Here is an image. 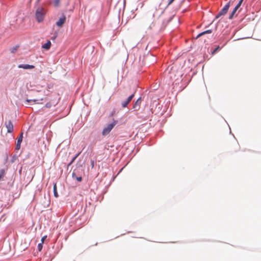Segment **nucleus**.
<instances>
[{"instance_id":"f257e3e1","label":"nucleus","mask_w":261,"mask_h":261,"mask_svg":"<svg viewBox=\"0 0 261 261\" xmlns=\"http://www.w3.org/2000/svg\"><path fill=\"white\" fill-rule=\"evenodd\" d=\"M47 13V9L42 6H38L35 13V16L36 21L38 23H41L43 21L45 15Z\"/></svg>"},{"instance_id":"f03ea898","label":"nucleus","mask_w":261,"mask_h":261,"mask_svg":"<svg viewBox=\"0 0 261 261\" xmlns=\"http://www.w3.org/2000/svg\"><path fill=\"white\" fill-rule=\"evenodd\" d=\"M230 2H229L222 9V10L218 13V14L216 16V18H218L219 17L222 15H225L230 7Z\"/></svg>"},{"instance_id":"7ed1b4c3","label":"nucleus","mask_w":261,"mask_h":261,"mask_svg":"<svg viewBox=\"0 0 261 261\" xmlns=\"http://www.w3.org/2000/svg\"><path fill=\"white\" fill-rule=\"evenodd\" d=\"M115 125V124L114 123L108 124V126L103 129L102 132V135L106 136L109 134Z\"/></svg>"},{"instance_id":"20e7f679","label":"nucleus","mask_w":261,"mask_h":261,"mask_svg":"<svg viewBox=\"0 0 261 261\" xmlns=\"http://www.w3.org/2000/svg\"><path fill=\"white\" fill-rule=\"evenodd\" d=\"M6 127L7 129L8 133H11L13 131V125L11 120L5 122Z\"/></svg>"},{"instance_id":"39448f33","label":"nucleus","mask_w":261,"mask_h":261,"mask_svg":"<svg viewBox=\"0 0 261 261\" xmlns=\"http://www.w3.org/2000/svg\"><path fill=\"white\" fill-rule=\"evenodd\" d=\"M142 102V99L141 97H139L134 104L133 107V109L134 111H138L140 109V105Z\"/></svg>"},{"instance_id":"423d86ee","label":"nucleus","mask_w":261,"mask_h":261,"mask_svg":"<svg viewBox=\"0 0 261 261\" xmlns=\"http://www.w3.org/2000/svg\"><path fill=\"white\" fill-rule=\"evenodd\" d=\"M134 96H135V93H133L131 95H130L127 98V99L126 100H125L124 101H122V103H121L122 107L123 108L126 107L128 105V104L130 102L132 99L133 98Z\"/></svg>"},{"instance_id":"0eeeda50","label":"nucleus","mask_w":261,"mask_h":261,"mask_svg":"<svg viewBox=\"0 0 261 261\" xmlns=\"http://www.w3.org/2000/svg\"><path fill=\"white\" fill-rule=\"evenodd\" d=\"M22 138H23V133H21L17 139V143H16V145L15 147L16 150H19L20 149V145H21V143L22 141Z\"/></svg>"},{"instance_id":"6e6552de","label":"nucleus","mask_w":261,"mask_h":261,"mask_svg":"<svg viewBox=\"0 0 261 261\" xmlns=\"http://www.w3.org/2000/svg\"><path fill=\"white\" fill-rule=\"evenodd\" d=\"M66 20V17L63 15L60 18L58 21L56 22V25L58 27H62L65 23Z\"/></svg>"},{"instance_id":"1a4fd4ad","label":"nucleus","mask_w":261,"mask_h":261,"mask_svg":"<svg viewBox=\"0 0 261 261\" xmlns=\"http://www.w3.org/2000/svg\"><path fill=\"white\" fill-rule=\"evenodd\" d=\"M18 67L19 68H23L24 69H33L35 67V66L33 65H29V64H19L18 66Z\"/></svg>"},{"instance_id":"9d476101","label":"nucleus","mask_w":261,"mask_h":261,"mask_svg":"<svg viewBox=\"0 0 261 261\" xmlns=\"http://www.w3.org/2000/svg\"><path fill=\"white\" fill-rule=\"evenodd\" d=\"M72 177L73 179H76L78 181H81L82 180V175H76V170H73L72 173Z\"/></svg>"},{"instance_id":"9b49d317","label":"nucleus","mask_w":261,"mask_h":261,"mask_svg":"<svg viewBox=\"0 0 261 261\" xmlns=\"http://www.w3.org/2000/svg\"><path fill=\"white\" fill-rule=\"evenodd\" d=\"M73 170H76V175H82L83 170V166L81 165L78 166L77 164L76 168H75Z\"/></svg>"},{"instance_id":"f8f14e48","label":"nucleus","mask_w":261,"mask_h":261,"mask_svg":"<svg viewBox=\"0 0 261 261\" xmlns=\"http://www.w3.org/2000/svg\"><path fill=\"white\" fill-rule=\"evenodd\" d=\"M80 217V218L76 221V223L77 225L81 224L86 219V217L84 215H82Z\"/></svg>"},{"instance_id":"ddd939ff","label":"nucleus","mask_w":261,"mask_h":261,"mask_svg":"<svg viewBox=\"0 0 261 261\" xmlns=\"http://www.w3.org/2000/svg\"><path fill=\"white\" fill-rule=\"evenodd\" d=\"M43 100V98H41L40 99H26L25 102L27 103L28 105H29V103H30L31 102H33L35 103H42L41 102H40L39 101H42Z\"/></svg>"},{"instance_id":"4468645a","label":"nucleus","mask_w":261,"mask_h":261,"mask_svg":"<svg viewBox=\"0 0 261 261\" xmlns=\"http://www.w3.org/2000/svg\"><path fill=\"white\" fill-rule=\"evenodd\" d=\"M51 46V42L49 40H47V42L42 45V48L48 50Z\"/></svg>"},{"instance_id":"2eb2a0df","label":"nucleus","mask_w":261,"mask_h":261,"mask_svg":"<svg viewBox=\"0 0 261 261\" xmlns=\"http://www.w3.org/2000/svg\"><path fill=\"white\" fill-rule=\"evenodd\" d=\"M212 30H206L205 31H204V32L199 34L198 35V36H197L196 38H198L200 37V36H201L203 35L206 34H211V33H212Z\"/></svg>"},{"instance_id":"dca6fc26","label":"nucleus","mask_w":261,"mask_h":261,"mask_svg":"<svg viewBox=\"0 0 261 261\" xmlns=\"http://www.w3.org/2000/svg\"><path fill=\"white\" fill-rule=\"evenodd\" d=\"M53 192H54V195L55 197H58L59 196L58 192H57V188L56 184H54V187H53Z\"/></svg>"},{"instance_id":"f3484780","label":"nucleus","mask_w":261,"mask_h":261,"mask_svg":"<svg viewBox=\"0 0 261 261\" xmlns=\"http://www.w3.org/2000/svg\"><path fill=\"white\" fill-rule=\"evenodd\" d=\"M5 174V170L4 169L0 170V180L3 178Z\"/></svg>"},{"instance_id":"a211bd4d","label":"nucleus","mask_w":261,"mask_h":261,"mask_svg":"<svg viewBox=\"0 0 261 261\" xmlns=\"http://www.w3.org/2000/svg\"><path fill=\"white\" fill-rule=\"evenodd\" d=\"M238 10L237 9H236V8H234V9L233 10V11H232V12L231 13L230 15H229V18L230 19H232V18L233 17V16L234 15V14L236 13V12H237V11Z\"/></svg>"},{"instance_id":"6ab92c4d","label":"nucleus","mask_w":261,"mask_h":261,"mask_svg":"<svg viewBox=\"0 0 261 261\" xmlns=\"http://www.w3.org/2000/svg\"><path fill=\"white\" fill-rule=\"evenodd\" d=\"M81 152L80 151L78 153H77L72 158V159L71 160L70 162L71 163H73L74 162V161L75 160V159L79 156V155L81 154Z\"/></svg>"},{"instance_id":"aec40b11","label":"nucleus","mask_w":261,"mask_h":261,"mask_svg":"<svg viewBox=\"0 0 261 261\" xmlns=\"http://www.w3.org/2000/svg\"><path fill=\"white\" fill-rule=\"evenodd\" d=\"M19 45H17L15 46H13L12 48H11V53H14L17 50V48H18Z\"/></svg>"},{"instance_id":"412c9836","label":"nucleus","mask_w":261,"mask_h":261,"mask_svg":"<svg viewBox=\"0 0 261 261\" xmlns=\"http://www.w3.org/2000/svg\"><path fill=\"white\" fill-rule=\"evenodd\" d=\"M60 1V0H54V6L56 7H57L59 6Z\"/></svg>"},{"instance_id":"4be33fe9","label":"nucleus","mask_w":261,"mask_h":261,"mask_svg":"<svg viewBox=\"0 0 261 261\" xmlns=\"http://www.w3.org/2000/svg\"><path fill=\"white\" fill-rule=\"evenodd\" d=\"M38 249L39 251H40L42 249V247H43V243H40L38 244Z\"/></svg>"},{"instance_id":"5701e85b","label":"nucleus","mask_w":261,"mask_h":261,"mask_svg":"<svg viewBox=\"0 0 261 261\" xmlns=\"http://www.w3.org/2000/svg\"><path fill=\"white\" fill-rule=\"evenodd\" d=\"M51 106H52V104L50 102H47L45 105V107L46 108H49Z\"/></svg>"},{"instance_id":"b1692460","label":"nucleus","mask_w":261,"mask_h":261,"mask_svg":"<svg viewBox=\"0 0 261 261\" xmlns=\"http://www.w3.org/2000/svg\"><path fill=\"white\" fill-rule=\"evenodd\" d=\"M242 2H242V1H240L238 3V4L237 5V6L235 7V8H236V9H238L241 6Z\"/></svg>"},{"instance_id":"393cba45","label":"nucleus","mask_w":261,"mask_h":261,"mask_svg":"<svg viewBox=\"0 0 261 261\" xmlns=\"http://www.w3.org/2000/svg\"><path fill=\"white\" fill-rule=\"evenodd\" d=\"M16 158L17 156L16 155H14L11 159V162H14L15 160H16Z\"/></svg>"},{"instance_id":"a878e982","label":"nucleus","mask_w":261,"mask_h":261,"mask_svg":"<svg viewBox=\"0 0 261 261\" xmlns=\"http://www.w3.org/2000/svg\"><path fill=\"white\" fill-rule=\"evenodd\" d=\"M90 165H91L92 168L94 167V160H91Z\"/></svg>"},{"instance_id":"bb28decb","label":"nucleus","mask_w":261,"mask_h":261,"mask_svg":"<svg viewBox=\"0 0 261 261\" xmlns=\"http://www.w3.org/2000/svg\"><path fill=\"white\" fill-rule=\"evenodd\" d=\"M46 238H47V236H43V237L41 238V243H42L43 244L44 241V240L46 239Z\"/></svg>"},{"instance_id":"cd10ccee","label":"nucleus","mask_w":261,"mask_h":261,"mask_svg":"<svg viewBox=\"0 0 261 261\" xmlns=\"http://www.w3.org/2000/svg\"><path fill=\"white\" fill-rule=\"evenodd\" d=\"M220 48V47L219 46H217L215 49L213 51V52L212 53L213 54H215L218 50H219Z\"/></svg>"},{"instance_id":"c85d7f7f","label":"nucleus","mask_w":261,"mask_h":261,"mask_svg":"<svg viewBox=\"0 0 261 261\" xmlns=\"http://www.w3.org/2000/svg\"><path fill=\"white\" fill-rule=\"evenodd\" d=\"M174 0H169L168 5H171L174 2Z\"/></svg>"},{"instance_id":"c756f323","label":"nucleus","mask_w":261,"mask_h":261,"mask_svg":"<svg viewBox=\"0 0 261 261\" xmlns=\"http://www.w3.org/2000/svg\"><path fill=\"white\" fill-rule=\"evenodd\" d=\"M41 0H37L36 2H35V6H37L38 5V4L39 3V2H40Z\"/></svg>"},{"instance_id":"7c9ffc66","label":"nucleus","mask_w":261,"mask_h":261,"mask_svg":"<svg viewBox=\"0 0 261 261\" xmlns=\"http://www.w3.org/2000/svg\"><path fill=\"white\" fill-rule=\"evenodd\" d=\"M57 37V35H54L51 37V39L54 40V39H55Z\"/></svg>"},{"instance_id":"2f4dec72","label":"nucleus","mask_w":261,"mask_h":261,"mask_svg":"<svg viewBox=\"0 0 261 261\" xmlns=\"http://www.w3.org/2000/svg\"><path fill=\"white\" fill-rule=\"evenodd\" d=\"M72 164V163H71L70 161V162L67 165V167H69L71 164Z\"/></svg>"},{"instance_id":"473e14b6","label":"nucleus","mask_w":261,"mask_h":261,"mask_svg":"<svg viewBox=\"0 0 261 261\" xmlns=\"http://www.w3.org/2000/svg\"><path fill=\"white\" fill-rule=\"evenodd\" d=\"M153 26V25H152V23L149 24V28H151Z\"/></svg>"},{"instance_id":"72a5a7b5","label":"nucleus","mask_w":261,"mask_h":261,"mask_svg":"<svg viewBox=\"0 0 261 261\" xmlns=\"http://www.w3.org/2000/svg\"><path fill=\"white\" fill-rule=\"evenodd\" d=\"M97 245V243L96 242V243H95L94 245L96 246Z\"/></svg>"},{"instance_id":"f704fd0d","label":"nucleus","mask_w":261,"mask_h":261,"mask_svg":"<svg viewBox=\"0 0 261 261\" xmlns=\"http://www.w3.org/2000/svg\"><path fill=\"white\" fill-rule=\"evenodd\" d=\"M125 1H126V0H124V4L125 3Z\"/></svg>"}]
</instances>
